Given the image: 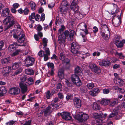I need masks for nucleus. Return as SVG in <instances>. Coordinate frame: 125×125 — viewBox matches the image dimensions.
I'll return each instance as SVG.
<instances>
[{
	"mask_svg": "<svg viewBox=\"0 0 125 125\" xmlns=\"http://www.w3.org/2000/svg\"><path fill=\"white\" fill-rule=\"evenodd\" d=\"M101 35L105 40H108L110 35V33L107 26L104 24L101 28Z\"/></svg>",
	"mask_w": 125,
	"mask_h": 125,
	"instance_id": "nucleus-1",
	"label": "nucleus"
},
{
	"mask_svg": "<svg viewBox=\"0 0 125 125\" xmlns=\"http://www.w3.org/2000/svg\"><path fill=\"white\" fill-rule=\"evenodd\" d=\"M87 28V26L85 23L82 22L78 26L76 31L80 29L81 31H82L80 33V35L83 38L85 35L88 33Z\"/></svg>",
	"mask_w": 125,
	"mask_h": 125,
	"instance_id": "nucleus-2",
	"label": "nucleus"
},
{
	"mask_svg": "<svg viewBox=\"0 0 125 125\" xmlns=\"http://www.w3.org/2000/svg\"><path fill=\"white\" fill-rule=\"evenodd\" d=\"M74 113H76L75 111H74V118L80 122H82L83 121H85L89 118L88 115L81 112H79L77 115H75Z\"/></svg>",
	"mask_w": 125,
	"mask_h": 125,
	"instance_id": "nucleus-3",
	"label": "nucleus"
},
{
	"mask_svg": "<svg viewBox=\"0 0 125 125\" xmlns=\"http://www.w3.org/2000/svg\"><path fill=\"white\" fill-rule=\"evenodd\" d=\"M65 27L63 25L61 26V28L58 30V40L60 43L64 44L65 43L66 38L64 36L63 31L64 30Z\"/></svg>",
	"mask_w": 125,
	"mask_h": 125,
	"instance_id": "nucleus-4",
	"label": "nucleus"
},
{
	"mask_svg": "<svg viewBox=\"0 0 125 125\" xmlns=\"http://www.w3.org/2000/svg\"><path fill=\"white\" fill-rule=\"evenodd\" d=\"M3 23L7 26L6 29H8L12 26L14 23V21L12 16H7L3 21Z\"/></svg>",
	"mask_w": 125,
	"mask_h": 125,
	"instance_id": "nucleus-5",
	"label": "nucleus"
},
{
	"mask_svg": "<svg viewBox=\"0 0 125 125\" xmlns=\"http://www.w3.org/2000/svg\"><path fill=\"white\" fill-rule=\"evenodd\" d=\"M26 78L27 77L26 75H23L20 78L21 81L19 83V86L23 93L26 92L27 90V85L24 83Z\"/></svg>",
	"mask_w": 125,
	"mask_h": 125,
	"instance_id": "nucleus-6",
	"label": "nucleus"
},
{
	"mask_svg": "<svg viewBox=\"0 0 125 125\" xmlns=\"http://www.w3.org/2000/svg\"><path fill=\"white\" fill-rule=\"evenodd\" d=\"M24 34L23 31L21 32L18 36L15 34H14L13 37L15 38H17V40L19 44L18 45L23 46L24 45Z\"/></svg>",
	"mask_w": 125,
	"mask_h": 125,
	"instance_id": "nucleus-7",
	"label": "nucleus"
},
{
	"mask_svg": "<svg viewBox=\"0 0 125 125\" xmlns=\"http://www.w3.org/2000/svg\"><path fill=\"white\" fill-rule=\"evenodd\" d=\"M80 47L78 44L76 42L72 43L71 45V52L74 54L77 55H79L80 52L78 51Z\"/></svg>",
	"mask_w": 125,
	"mask_h": 125,
	"instance_id": "nucleus-8",
	"label": "nucleus"
},
{
	"mask_svg": "<svg viewBox=\"0 0 125 125\" xmlns=\"http://www.w3.org/2000/svg\"><path fill=\"white\" fill-rule=\"evenodd\" d=\"M60 6V11L61 13L66 14L67 13L69 6L67 4L66 1H63Z\"/></svg>",
	"mask_w": 125,
	"mask_h": 125,
	"instance_id": "nucleus-9",
	"label": "nucleus"
},
{
	"mask_svg": "<svg viewBox=\"0 0 125 125\" xmlns=\"http://www.w3.org/2000/svg\"><path fill=\"white\" fill-rule=\"evenodd\" d=\"M71 80L73 83L77 86H80L82 84L78 76L76 74H74L72 75Z\"/></svg>",
	"mask_w": 125,
	"mask_h": 125,
	"instance_id": "nucleus-10",
	"label": "nucleus"
},
{
	"mask_svg": "<svg viewBox=\"0 0 125 125\" xmlns=\"http://www.w3.org/2000/svg\"><path fill=\"white\" fill-rule=\"evenodd\" d=\"M35 61L34 59L30 56H28L24 60L25 66L27 67L31 66L33 65Z\"/></svg>",
	"mask_w": 125,
	"mask_h": 125,
	"instance_id": "nucleus-11",
	"label": "nucleus"
},
{
	"mask_svg": "<svg viewBox=\"0 0 125 125\" xmlns=\"http://www.w3.org/2000/svg\"><path fill=\"white\" fill-rule=\"evenodd\" d=\"M75 33L74 31L72 30H71L69 33L68 31L66 30L65 31L64 34L65 36L64 37L68 36L69 35V38L68 39L70 41H72L73 40V36L74 35Z\"/></svg>",
	"mask_w": 125,
	"mask_h": 125,
	"instance_id": "nucleus-12",
	"label": "nucleus"
},
{
	"mask_svg": "<svg viewBox=\"0 0 125 125\" xmlns=\"http://www.w3.org/2000/svg\"><path fill=\"white\" fill-rule=\"evenodd\" d=\"M100 65L102 66H108L111 64L110 61L108 59H104L101 60L98 62Z\"/></svg>",
	"mask_w": 125,
	"mask_h": 125,
	"instance_id": "nucleus-13",
	"label": "nucleus"
},
{
	"mask_svg": "<svg viewBox=\"0 0 125 125\" xmlns=\"http://www.w3.org/2000/svg\"><path fill=\"white\" fill-rule=\"evenodd\" d=\"M20 89L17 87H14L10 89L9 93L12 95H16L18 94L20 92Z\"/></svg>",
	"mask_w": 125,
	"mask_h": 125,
	"instance_id": "nucleus-14",
	"label": "nucleus"
},
{
	"mask_svg": "<svg viewBox=\"0 0 125 125\" xmlns=\"http://www.w3.org/2000/svg\"><path fill=\"white\" fill-rule=\"evenodd\" d=\"M112 8L111 13L112 14H116L119 11V9L117 5L112 3L111 4Z\"/></svg>",
	"mask_w": 125,
	"mask_h": 125,
	"instance_id": "nucleus-15",
	"label": "nucleus"
},
{
	"mask_svg": "<svg viewBox=\"0 0 125 125\" xmlns=\"http://www.w3.org/2000/svg\"><path fill=\"white\" fill-rule=\"evenodd\" d=\"M90 54V53L83 51L80 52V53L79 54V55L80 58L79 59H82L83 60L87 57L89 56Z\"/></svg>",
	"mask_w": 125,
	"mask_h": 125,
	"instance_id": "nucleus-16",
	"label": "nucleus"
},
{
	"mask_svg": "<svg viewBox=\"0 0 125 125\" xmlns=\"http://www.w3.org/2000/svg\"><path fill=\"white\" fill-rule=\"evenodd\" d=\"M100 92L99 89L98 88H94L92 90L90 91L89 94L93 96H95L97 95Z\"/></svg>",
	"mask_w": 125,
	"mask_h": 125,
	"instance_id": "nucleus-17",
	"label": "nucleus"
},
{
	"mask_svg": "<svg viewBox=\"0 0 125 125\" xmlns=\"http://www.w3.org/2000/svg\"><path fill=\"white\" fill-rule=\"evenodd\" d=\"M11 70V67H6L3 68L2 73L5 76H7Z\"/></svg>",
	"mask_w": 125,
	"mask_h": 125,
	"instance_id": "nucleus-18",
	"label": "nucleus"
},
{
	"mask_svg": "<svg viewBox=\"0 0 125 125\" xmlns=\"http://www.w3.org/2000/svg\"><path fill=\"white\" fill-rule=\"evenodd\" d=\"M62 117L66 120H70L71 119L70 113L68 112H63L62 114Z\"/></svg>",
	"mask_w": 125,
	"mask_h": 125,
	"instance_id": "nucleus-19",
	"label": "nucleus"
},
{
	"mask_svg": "<svg viewBox=\"0 0 125 125\" xmlns=\"http://www.w3.org/2000/svg\"><path fill=\"white\" fill-rule=\"evenodd\" d=\"M18 45L16 42L14 43L13 44L10 45L8 48V51L10 52H12L17 47Z\"/></svg>",
	"mask_w": 125,
	"mask_h": 125,
	"instance_id": "nucleus-20",
	"label": "nucleus"
},
{
	"mask_svg": "<svg viewBox=\"0 0 125 125\" xmlns=\"http://www.w3.org/2000/svg\"><path fill=\"white\" fill-rule=\"evenodd\" d=\"M21 66V64L20 62H16L12 63L11 65V68L14 70L17 69Z\"/></svg>",
	"mask_w": 125,
	"mask_h": 125,
	"instance_id": "nucleus-21",
	"label": "nucleus"
},
{
	"mask_svg": "<svg viewBox=\"0 0 125 125\" xmlns=\"http://www.w3.org/2000/svg\"><path fill=\"white\" fill-rule=\"evenodd\" d=\"M120 17H118V19L116 20L112 19V23L113 25L115 27H117L119 26L121 23L120 22Z\"/></svg>",
	"mask_w": 125,
	"mask_h": 125,
	"instance_id": "nucleus-22",
	"label": "nucleus"
},
{
	"mask_svg": "<svg viewBox=\"0 0 125 125\" xmlns=\"http://www.w3.org/2000/svg\"><path fill=\"white\" fill-rule=\"evenodd\" d=\"M24 72L25 74L30 75H33L34 73V71L31 68L25 69Z\"/></svg>",
	"mask_w": 125,
	"mask_h": 125,
	"instance_id": "nucleus-23",
	"label": "nucleus"
},
{
	"mask_svg": "<svg viewBox=\"0 0 125 125\" xmlns=\"http://www.w3.org/2000/svg\"><path fill=\"white\" fill-rule=\"evenodd\" d=\"M74 105L77 108H79L81 106V101L77 98H75L74 99Z\"/></svg>",
	"mask_w": 125,
	"mask_h": 125,
	"instance_id": "nucleus-24",
	"label": "nucleus"
},
{
	"mask_svg": "<svg viewBox=\"0 0 125 125\" xmlns=\"http://www.w3.org/2000/svg\"><path fill=\"white\" fill-rule=\"evenodd\" d=\"M10 12V10L8 8H7L4 9L2 11L1 15L4 17H5L8 15Z\"/></svg>",
	"mask_w": 125,
	"mask_h": 125,
	"instance_id": "nucleus-25",
	"label": "nucleus"
},
{
	"mask_svg": "<svg viewBox=\"0 0 125 125\" xmlns=\"http://www.w3.org/2000/svg\"><path fill=\"white\" fill-rule=\"evenodd\" d=\"M114 82L120 86H122L124 84V82L123 80L119 78H115Z\"/></svg>",
	"mask_w": 125,
	"mask_h": 125,
	"instance_id": "nucleus-26",
	"label": "nucleus"
},
{
	"mask_svg": "<svg viewBox=\"0 0 125 125\" xmlns=\"http://www.w3.org/2000/svg\"><path fill=\"white\" fill-rule=\"evenodd\" d=\"M110 102V99H108L103 98L102 99L100 102L101 104L104 105H106Z\"/></svg>",
	"mask_w": 125,
	"mask_h": 125,
	"instance_id": "nucleus-27",
	"label": "nucleus"
},
{
	"mask_svg": "<svg viewBox=\"0 0 125 125\" xmlns=\"http://www.w3.org/2000/svg\"><path fill=\"white\" fill-rule=\"evenodd\" d=\"M58 75L59 78L61 79L64 78V75L63 69H60L59 70L58 73Z\"/></svg>",
	"mask_w": 125,
	"mask_h": 125,
	"instance_id": "nucleus-28",
	"label": "nucleus"
},
{
	"mask_svg": "<svg viewBox=\"0 0 125 125\" xmlns=\"http://www.w3.org/2000/svg\"><path fill=\"white\" fill-rule=\"evenodd\" d=\"M11 59L9 57H7L2 59L1 62L2 64H7L10 62Z\"/></svg>",
	"mask_w": 125,
	"mask_h": 125,
	"instance_id": "nucleus-29",
	"label": "nucleus"
},
{
	"mask_svg": "<svg viewBox=\"0 0 125 125\" xmlns=\"http://www.w3.org/2000/svg\"><path fill=\"white\" fill-rule=\"evenodd\" d=\"M81 69L79 67L77 66L75 68V72L76 75H78L79 76L82 75L83 73L81 71Z\"/></svg>",
	"mask_w": 125,
	"mask_h": 125,
	"instance_id": "nucleus-30",
	"label": "nucleus"
},
{
	"mask_svg": "<svg viewBox=\"0 0 125 125\" xmlns=\"http://www.w3.org/2000/svg\"><path fill=\"white\" fill-rule=\"evenodd\" d=\"M92 104H93L92 108L93 110H96L100 109V106L98 105L96 103L93 102Z\"/></svg>",
	"mask_w": 125,
	"mask_h": 125,
	"instance_id": "nucleus-31",
	"label": "nucleus"
},
{
	"mask_svg": "<svg viewBox=\"0 0 125 125\" xmlns=\"http://www.w3.org/2000/svg\"><path fill=\"white\" fill-rule=\"evenodd\" d=\"M23 70V69L22 68H20L17 69L14 72L12 73L11 75L12 76L17 75L21 73L22 72Z\"/></svg>",
	"mask_w": 125,
	"mask_h": 125,
	"instance_id": "nucleus-32",
	"label": "nucleus"
},
{
	"mask_svg": "<svg viewBox=\"0 0 125 125\" xmlns=\"http://www.w3.org/2000/svg\"><path fill=\"white\" fill-rule=\"evenodd\" d=\"M103 116V114L102 113L98 114L95 113L93 115V117L94 118L96 119H98L102 118Z\"/></svg>",
	"mask_w": 125,
	"mask_h": 125,
	"instance_id": "nucleus-33",
	"label": "nucleus"
},
{
	"mask_svg": "<svg viewBox=\"0 0 125 125\" xmlns=\"http://www.w3.org/2000/svg\"><path fill=\"white\" fill-rule=\"evenodd\" d=\"M111 52L112 54H114L115 55L118 56L120 58L124 57L121 53H118L115 50H113Z\"/></svg>",
	"mask_w": 125,
	"mask_h": 125,
	"instance_id": "nucleus-34",
	"label": "nucleus"
},
{
	"mask_svg": "<svg viewBox=\"0 0 125 125\" xmlns=\"http://www.w3.org/2000/svg\"><path fill=\"white\" fill-rule=\"evenodd\" d=\"M72 10H73L75 13H77L79 12L78 10L79 7L78 6L70 7Z\"/></svg>",
	"mask_w": 125,
	"mask_h": 125,
	"instance_id": "nucleus-35",
	"label": "nucleus"
},
{
	"mask_svg": "<svg viewBox=\"0 0 125 125\" xmlns=\"http://www.w3.org/2000/svg\"><path fill=\"white\" fill-rule=\"evenodd\" d=\"M118 110H114L109 115L108 117V118H111L115 116L118 114Z\"/></svg>",
	"mask_w": 125,
	"mask_h": 125,
	"instance_id": "nucleus-36",
	"label": "nucleus"
},
{
	"mask_svg": "<svg viewBox=\"0 0 125 125\" xmlns=\"http://www.w3.org/2000/svg\"><path fill=\"white\" fill-rule=\"evenodd\" d=\"M29 5L31 8V9L32 10H34L36 8V4L35 3L32 2H31L29 3Z\"/></svg>",
	"mask_w": 125,
	"mask_h": 125,
	"instance_id": "nucleus-37",
	"label": "nucleus"
},
{
	"mask_svg": "<svg viewBox=\"0 0 125 125\" xmlns=\"http://www.w3.org/2000/svg\"><path fill=\"white\" fill-rule=\"evenodd\" d=\"M34 81L32 78L30 77L28 79L27 82L26 83L29 85H31L34 83Z\"/></svg>",
	"mask_w": 125,
	"mask_h": 125,
	"instance_id": "nucleus-38",
	"label": "nucleus"
},
{
	"mask_svg": "<svg viewBox=\"0 0 125 125\" xmlns=\"http://www.w3.org/2000/svg\"><path fill=\"white\" fill-rule=\"evenodd\" d=\"M51 107L50 106H48L45 109L44 111V114L46 115L49 114L50 112Z\"/></svg>",
	"mask_w": 125,
	"mask_h": 125,
	"instance_id": "nucleus-39",
	"label": "nucleus"
},
{
	"mask_svg": "<svg viewBox=\"0 0 125 125\" xmlns=\"http://www.w3.org/2000/svg\"><path fill=\"white\" fill-rule=\"evenodd\" d=\"M94 86V85L93 83H88L86 85V87L89 89H91L93 88Z\"/></svg>",
	"mask_w": 125,
	"mask_h": 125,
	"instance_id": "nucleus-40",
	"label": "nucleus"
},
{
	"mask_svg": "<svg viewBox=\"0 0 125 125\" xmlns=\"http://www.w3.org/2000/svg\"><path fill=\"white\" fill-rule=\"evenodd\" d=\"M43 44L44 47H45L47 46V43L48 42V40L45 38H44L42 39Z\"/></svg>",
	"mask_w": 125,
	"mask_h": 125,
	"instance_id": "nucleus-41",
	"label": "nucleus"
},
{
	"mask_svg": "<svg viewBox=\"0 0 125 125\" xmlns=\"http://www.w3.org/2000/svg\"><path fill=\"white\" fill-rule=\"evenodd\" d=\"M96 65L94 63H90L89 65V67L93 71L94 69L97 67Z\"/></svg>",
	"mask_w": 125,
	"mask_h": 125,
	"instance_id": "nucleus-42",
	"label": "nucleus"
},
{
	"mask_svg": "<svg viewBox=\"0 0 125 125\" xmlns=\"http://www.w3.org/2000/svg\"><path fill=\"white\" fill-rule=\"evenodd\" d=\"M5 89V88L4 87H0V97L3 96L4 94L3 92Z\"/></svg>",
	"mask_w": 125,
	"mask_h": 125,
	"instance_id": "nucleus-43",
	"label": "nucleus"
},
{
	"mask_svg": "<svg viewBox=\"0 0 125 125\" xmlns=\"http://www.w3.org/2000/svg\"><path fill=\"white\" fill-rule=\"evenodd\" d=\"M78 0H73L71 3V7L77 6V5L78 3Z\"/></svg>",
	"mask_w": 125,
	"mask_h": 125,
	"instance_id": "nucleus-44",
	"label": "nucleus"
},
{
	"mask_svg": "<svg viewBox=\"0 0 125 125\" xmlns=\"http://www.w3.org/2000/svg\"><path fill=\"white\" fill-rule=\"evenodd\" d=\"M119 102L117 99H115L111 102L110 105L111 106H113Z\"/></svg>",
	"mask_w": 125,
	"mask_h": 125,
	"instance_id": "nucleus-45",
	"label": "nucleus"
},
{
	"mask_svg": "<svg viewBox=\"0 0 125 125\" xmlns=\"http://www.w3.org/2000/svg\"><path fill=\"white\" fill-rule=\"evenodd\" d=\"M93 71L96 73L98 74L100 73L101 72V71L100 69L97 66Z\"/></svg>",
	"mask_w": 125,
	"mask_h": 125,
	"instance_id": "nucleus-46",
	"label": "nucleus"
},
{
	"mask_svg": "<svg viewBox=\"0 0 125 125\" xmlns=\"http://www.w3.org/2000/svg\"><path fill=\"white\" fill-rule=\"evenodd\" d=\"M51 105L53 107V109H57L59 108V105L55 103H52Z\"/></svg>",
	"mask_w": 125,
	"mask_h": 125,
	"instance_id": "nucleus-47",
	"label": "nucleus"
},
{
	"mask_svg": "<svg viewBox=\"0 0 125 125\" xmlns=\"http://www.w3.org/2000/svg\"><path fill=\"white\" fill-rule=\"evenodd\" d=\"M109 89L104 88L102 90L103 93L104 94H109L110 92Z\"/></svg>",
	"mask_w": 125,
	"mask_h": 125,
	"instance_id": "nucleus-48",
	"label": "nucleus"
},
{
	"mask_svg": "<svg viewBox=\"0 0 125 125\" xmlns=\"http://www.w3.org/2000/svg\"><path fill=\"white\" fill-rule=\"evenodd\" d=\"M35 14L34 13H31V15L29 16V19L31 21H32L33 19L35 18Z\"/></svg>",
	"mask_w": 125,
	"mask_h": 125,
	"instance_id": "nucleus-49",
	"label": "nucleus"
},
{
	"mask_svg": "<svg viewBox=\"0 0 125 125\" xmlns=\"http://www.w3.org/2000/svg\"><path fill=\"white\" fill-rule=\"evenodd\" d=\"M20 51L21 50L20 49H17L16 50L11 54V56L13 57L17 55L18 54Z\"/></svg>",
	"mask_w": 125,
	"mask_h": 125,
	"instance_id": "nucleus-50",
	"label": "nucleus"
},
{
	"mask_svg": "<svg viewBox=\"0 0 125 125\" xmlns=\"http://www.w3.org/2000/svg\"><path fill=\"white\" fill-rule=\"evenodd\" d=\"M120 37L119 36H116L115 38L114 41L116 44L119 43L120 41Z\"/></svg>",
	"mask_w": 125,
	"mask_h": 125,
	"instance_id": "nucleus-51",
	"label": "nucleus"
},
{
	"mask_svg": "<svg viewBox=\"0 0 125 125\" xmlns=\"http://www.w3.org/2000/svg\"><path fill=\"white\" fill-rule=\"evenodd\" d=\"M16 122V121L11 120L7 122L6 123V125H13Z\"/></svg>",
	"mask_w": 125,
	"mask_h": 125,
	"instance_id": "nucleus-52",
	"label": "nucleus"
},
{
	"mask_svg": "<svg viewBox=\"0 0 125 125\" xmlns=\"http://www.w3.org/2000/svg\"><path fill=\"white\" fill-rule=\"evenodd\" d=\"M54 69H51V71L48 72L47 74V76L48 77H49L51 76H52L54 74Z\"/></svg>",
	"mask_w": 125,
	"mask_h": 125,
	"instance_id": "nucleus-53",
	"label": "nucleus"
},
{
	"mask_svg": "<svg viewBox=\"0 0 125 125\" xmlns=\"http://www.w3.org/2000/svg\"><path fill=\"white\" fill-rule=\"evenodd\" d=\"M46 94V97L48 99H50V97L53 95V94H52L49 91H48L47 92Z\"/></svg>",
	"mask_w": 125,
	"mask_h": 125,
	"instance_id": "nucleus-54",
	"label": "nucleus"
},
{
	"mask_svg": "<svg viewBox=\"0 0 125 125\" xmlns=\"http://www.w3.org/2000/svg\"><path fill=\"white\" fill-rule=\"evenodd\" d=\"M100 53L98 51H95L92 53V55L93 56L95 57L96 56H100Z\"/></svg>",
	"mask_w": 125,
	"mask_h": 125,
	"instance_id": "nucleus-55",
	"label": "nucleus"
},
{
	"mask_svg": "<svg viewBox=\"0 0 125 125\" xmlns=\"http://www.w3.org/2000/svg\"><path fill=\"white\" fill-rule=\"evenodd\" d=\"M47 66L48 67L50 68L51 69H54V65L52 63L48 62L47 63Z\"/></svg>",
	"mask_w": 125,
	"mask_h": 125,
	"instance_id": "nucleus-56",
	"label": "nucleus"
},
{
	"mask_svg": "<svg viewBox=\"0 0 125 125\" xmlns=\"http://www.w3.org/2000/svg\"><path fill=\"white\" fill-rule=\"evenodd\" d=\"M45 54L44 52L42 50L40 51L38 53V55L40 57H43Z\"/></svg>",
	"mask_w": 125,
	"mask_h": 125,
	"instance_id": "nucleus-57",
	"label": "nucleus"
},
{
	"mask_svg": "<svg viewBox=\"0 0 125 125\" xmlns=\"http://www.w3.org/2000/svg\"><path fill=\"white\" fill-rule=\"evenodd\" d=\"M45 51L46 53V54H45L50 55V52L49 49L48 48H45Z\"/></svg>",
	"mask_w": 125,
	"mask_h": 125,
	"instance_id": "nucleus-58",
	"label": "nucleus"
},
{
	"mask_svg": "<svg viewBox=\"0 0 125 125\" xmlns=\"http://www.w3.org/2000/svg\"><path fill=\"white\" fill-rule=\"evenodd\" d=\"M35 19L36 21H41L40 16L38 14H37L35 16Z\"/></svg>",
	"mask_w": 125,
	"mask_h": 125,
	"instance_id": "nucleus-59",
	"label": "nucleus"
},
{
	"mask_svg": "<svg viewBox=\"0 0 125 125\" xmlns=\"http://www.w3.org/2000/svg\"><path fill=\"white\" fill-rule=\"evenodd\" d=\"M62 87V85L61 83H59L58 84L57 88L56 89V90L57 91H59V89H60L59 91H61V88Z\"/></svg>",
	"mask_w": 125,
	"mask_h": 125,
	"instance_id": "nucleus-60",
	"label": "nucleus"
},
{
	"mask_svg": "<svg viewBox=\"0 0 125 125\" xmlns=\"http://www.w3.org/2000/svg\"><path fill=\"white\" fill-rule=\"evenodd\" d=\"M65 81L66 83V84L69 87H71L72 86V84L69 82L68 80L65 79Z\"/></svg>",
	"mask_w": 125,
	"mask_h": 125,
	"instance_id": "nucleus-61",
	"label": "nucleus"
},
{
	"mask_svg": "<svg viewBox=\"0 0 125 125\" xmlns=\"http://www.w3.org/2000/svg\"><path fill=\"white\" fill-rule=\"evenodd\" d=\"M4 46V42L2 41H0V51L2 50V48Z\"/></svg>",
	"mask_w": 125,
	"mask_h": 125,
	"instance_id": "nucleus-62",
	"label": "nucleus"
},
{
	"mask_svg": "<svg viewBox=\"0 0 125 125\" xmlns=\"http://www.w3.org/2000/svg\"><path fill=\"white\" fill-rule=\"evenodd\" d=\"M58 95L60 98L61 99H62L63 98V95L62 93L59 92L58 93Z\"/></svg>",
	"mask_w": 125,
	"mask_h": 125,
	"instance_id": "nucleus-63",
	"label": "nucleus"
},
{
	"mask_svg": "<svg viewBox=\"0 0 125 125\" xmlns=\"http://www.w3.org/2000/svg\"><path fill=\"white\" fill-rule=\"evenodd\" d=\"M31 120H29L27 121L24 124L22 125H30L31 123Z\"/></svg>",
	"mask_w": 125,
	"mask_h": 125,
	"instance_id": "nucleus-64",
	"label": "nucleus"
}]
</instances>
